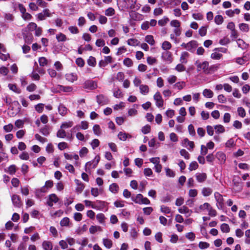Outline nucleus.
<instances>
[{
	"label": "nucleus",
	"instance_id": "1",
	"mask_svg": "<svg viewBox=\"0 0 250 250\" xmlns=\"http://www.w3.org/2000/svg\"><path fill=\"white\" fill-rule=\"evenodd\" d=\"M195 65L198 72H203L206 74L209 73V64L207 61L201 62L198 60L195 62Z\"/></svg>",
	"mask_w": 250,
	"mask_h": 250
},
{
	"label": "nucleus",
	"instance_id": "2",
	"mask_svg": "<svg viewBox=\"0 0 250 250\" xmlns=\"http://www.w3.org/2000/svg\"><path fill=\"white\" fill-rule=\"evenodd\" d=\"M137 2V0H118V3L122 8L134 9L135 7V5Z\"/></svg>",
	"mask_w": 250,
	"mask_h": 250
},
{
	"label": "nucleus",
	"instance_id": "3",
	"mask_svg": "<svg viewBox=\"0 0 250 250\" xmlns=\"http://www.w3.org/2000/svg\"><path fill=\"white\" fill-rule=\"evenodd\" d=\"M100 160V157L97 155L95 159L91 161L87 162L85 165V170L87 172H90L92 168H95Z\"/></svg>",
	"mask_w": 250,
	"mask_h": 250
},
{
	"label": "nucleus",
	"instance_id": "4",
	"mask_svg": "<svg viewBox=\"0 0 250 250\" xmlns=\"http://www.w3.org/2000/svg\"><path fill=\"white\" fill-rule=\"evenodd\" d=\"M131 200L139 204L148 205L150 204V201L147 198L144 197L141 194H138L135 196H132Z\"/></svg>",
	"mask_w": 250,
	"mask_h": 250
},
{
	"label": "nucleus",
	"instance_id": "5",
	"mask_svg": "<svg viewBox=\"0 0 250 250\" xmlns=\"http://www.w3.org/2000/svg\"><path fill=\"white\" fill-rule=\"evenodd\" d=\"M54 12H51L49 9L46 8L43 11L37 15V19L39 21L45 20L47 17H51Z\"/></svg>",
	"mask_w": 250,
	"mask_h": 250
},
{
	"label": "nucleus",
	"instance_id": "6",
	"mask_svg": "<svg viewBox=\"0 0 250 250\" xmlns=\"http://www.w3.org/2000/svg\"><path fill=\"white\" fill-rule=\"evenodd\" d=\"M154 100L155 101L156 105L158 107H161L164 105V100L162 96L159 92H157L153 96Z\"/></svg>",
	"mask_w": 250,
	"mask_h": 250
},
{
	"label": "nucleus",
	"instance_id": "7",
	"mask_svg": "<svg viewBox=\"0 0 250 250\" xmlns=\"http://www.w3.org/2000/svg\"><path fill=\"white\" fill-rule=\"evenodd\" d=\"M214 197L217 202V206L219 209H222L224 206V199L222 195L219 192L214 193Z\"/></svg>",
	"mask_w": 250,
	"mask_h": 250
},
{
	"label": "nucleus",
	"instance_id": "8",
	"mask_svg": "<svg viewBox=\"0 0 250 250\" xmlns=\"http://www.w3.org/2000/svg\"><path fill=\"white\" fill-rule=\"evenodd\" d=\"M97 83L93 81L88 80L83 83V88L89 90H94L97 87Z\"/></svg>",
	"mask_w": 250,
	"mask_h": 250
},
{
	"label": "nucleus",
	"instance_id": "9",
	"mask_svg": "<svg viewBox=\"0 0 250 250\" xmlns=\"http://www.w3.org/2000/svg\"><path fill=\"white\" fill-rule=\"evenodd\" d=\"M179 213L185 214L186 217H188L192 213V210L189 209L187 206H183L178 209Z\"/></svg>",
	"mask_w": 250,
	"mask_h": 250
},
{
	"label": "nucleus",
	"instance_id": "10",
	"mask_svg": "<svg viewBox=\"0 0 250 250\" xmlns=\"http://www.w3.org/2000/svg\"><path fill=\"white\" fill-rule=\"evenodd\" d=\"M198 43L196 41H191L187 43V46L186 49L189 52H193L195 49L197 47Z\"/></svg>",
	"mask_w": 250,
	"mask_h": 250
},
{
	"label": "nucleus",
	"instance_id": "11",
	"mask_svg": "<svg viewBox=\"0 0 250 250\" xmlns=\"http://www.w3.org/2000/svg\"><path fill=\"white\" fill-rule=\"evenodd\" d=\"M13 205L17 208L21 207L22 203L20 199L19 196L14 194L11 197Z\"/></svg>",
	"mask_w": 250,
	"mask_h": 250
},
{
	"label": "nucleus",
	"instance_id": "12",
	"mask_svg": "<svg viewBox=\"0 0 250 250\" xmlns=\"http://www.w3.org/2000/svg\"><path fill=\"white\" fill-rule=\"evenodd\" d=\"M209 206L210 204L209 203H205L204 204L201 205L198 208H194V211L195 212L199 213L206 210H208Z\"/></svg>",
	"mask_w": 250,
	"mask_h": 250
},
{
	"label": "nucleus",
	"instance_id": "13",
	"mask_svg": "<svg viewBox=\"0 0 250 250\" xmlns=\"http://www.w3.org/2000/svg\"><path fill=\"white\" fill-rule=\"evenodd\" d=\"M37 25L35 22H30L26 27V28L22 29V33L24 35L25 32L27 31H33L35 30L36 28L37 27Z\"/></svg>",
	"mask_w": 250,
	"mask_h": 250
},
{
	"label": "nucleus",
	"instance_id": "14",
	"mask_svg": "<svg viewBox=\"0 0 250 250\" xmlns=\"http://www.w3.org/2000/svg\"><path fill=\"white\" fill-rule=\"evenodd\" d=\"M59 201V198L55 194H51L49 196V199L47 201V204L50 207L53 205V203H56Z\"/></svg>",
	"mask_w": 250,
	"mask_h": 250
},
{
	"label": "nucleus",
	"instance_id": "15",
	"mask_svg": "<svg viewBox=\"0 0 250 250\" xmlns=\"http://www.w3.org/2000/svg\"><path fill=\"white\" fill-rule=\"evenodd\" d=\"M183 145L189 150L193 149L194 147L193 142L189 141L188 138H185L184 139Z\"/></svg>",
	"mask_w": 250,
	"mask_h": 250
},
{
	"label": "nucleus",
	"instance_id": "16",
	"mask_svg": "<svg viewBox=\"0 0 250 250\" xmlns=\"http://www.w3.org/2000/svg\"><path fill=\"white\" fill-rule=\"evenodd\" d=\"M66 80L71 83H73L78 79L76 74L74 73H68L65 75Z\"/></svg>",
	"mask_w": 250,
	"mask_h": 250
},
{
	"label": "nucleus",
	"instance_id": "17",
	"mask_svg": "<svg viewBox=\"0 0 250 250\" xmlns=\"http://www.w3.org/2000/svg\"><path fill=\"white\" fill-rule=\"evenodd\" d=\"M88 127V123L86 121H83L81 122L80 126H75L72 129V131L78 130L80 128L83 129H86Z\"/></svg>",
	"mask_w": 250,
	"mask_h": 250
},
{
	"label": "nucleus",
	"instance_id": "18",
	"mask_svg": "<svg viewBox=\"0 0 250 250\" xmlns=\"http://www.w3.org/2000/svg\"><path fill=\"white\" fill-rule=\"evenodd\" d=\"M75 183L77 187L76 188V191L78 193H81L84 188V185L79 180H75Z\"/></svg>",
	"mask_w": 250,
	"mask_h": 250
},
{
	"label": "nucleus",
	"instance_id": "19",
	"mask_svg": "<svg viewBox=\"0 0 250 250\" xmlns=\"http://www.w3.org/2000/svg\"><path fill=\"white\" fill-rule=\"evenodd\" d=\"M196 178L198 182L203 183L206 180L207 176L205 173H197L196 174Z\"/></svg>",
	"mask_w": 250,
	"mask_h": 250
},
{
	"label": "nucleus",
	"instance_id": "20",
	"mask_svg": "<svg viewBox=\"0 0 250 250\" xmlns=\"http://www.w3.org/2000/svg\"><path fill=\"white\" fill-rule=\"evenodd\" d=\"M42 247L44 250H52L53 245L50 241H43L42 243Z\"/></svg>",
	"mask_w": 250,
	"mask_h": 250
},
{
	"label": "nucleus",
	"instance_id": "21",
	"mask_svg": "<svg viewBox=\"0 0 250 250\" xmlns=\"http://www.w3.org/2000/svg\"><path fill=\"white\" fill-rule=\"evenodd\" d=\"M103 244L104 247L109 249L112 247L113 242L112 241L108 238H104L103 239Z\"/></svg>",
	"mask_w": 250,
	"mask_h": 250
},
{
	"label": "nucleus",
	"instance_id": "22",
	"mask_svg": "<svg viewBox=\"0 0 250 250\" xmlns=\"http://www.w3.org/2000/svg\"><path fill=\"white\" fill-rule=\"evenodd\" d=\"M189 54L188 52L186 51H184L182 52L180 58V61L182 63H187V59L189 57Z\"/></svg>",
	"mask_w": 250,
	"mask_h": 250
},
{
	"label": "nucleus",
	"instance_id": "23",
	"mask_svg": "<svg viewBox=\"0 0 250 250\" xmlns=\"http://www.w3.org/2000/svg\"><path fill=\"white\" fill-rule=\"evenodd\" d=\"M139 89L140 93L143 95H146L149 91V87L146 84H141Z\"/></svg>",
	"mask_w": 250,
	"mask_h": 250
},
{
	"label": "nucleus",
	"instance_id": "24",
	"mask_svg": "<svg viewBox=\"0 0 250 250\" xmlns=\"http://www.w3.org/2000/svg\"><path fill=\"white\" fill-rule=\"evenodd\" d=\"M58 112L59 114L63 116L67 113V108L62 104H60L58 106Z\"/></svg>",
	"mask_w": 250,
	"mask_h": 250
},
{
	"label": "nucleus",
	"instance_id": "25",
	"mask_svg": "<svg viewBox=\"0 0 250 250\" xmlns=\"http://www.w3.org/2000/svg\"><path fill=\"white\" fill-rule=\"evenodd\" d=\"M97 101L100 104H104L107 103V99L103 95H100L97 96Z\"/></svg>",
	"mask_w": 250,
	"mask_h": 250
},
{
	"label": "nucleus",
	"instance_id": "26",
	"mask_svg": "<svg viewBox=\"0 0 250 250\" xmlns=\"http://www.w3.org/2000/svg\"><path fill=\"white\" fill-rule=\"evenodd\" d=\"M240 12V10L238 8L235 9L234 10H228L226 11V14L229 17H232L234 14H239Z\"/></svg>",
	"mask_w": 250,
	"mask_h": 250
},
{
	"label": "nucleus",
	"instance_id": "27",
	"mask_svg": "<svg viewBox=\"0 0 250 250\" xmlns=\"http://www.w3.org/2000/svg\"><path fill=\"white\" fill-rule=\"evenodd\" d=\"M103 229L100 226H91L89 228V232L91 234H94L97 231H102Z\"/></svg>",
	"mask_w": 250,
	"mask_h": 250
},
{
	"label": "nucleus",
	"instance_id": "28",
	"mask_svg": "<svg viewBox=\"0 0 250 250\" xmlns=\"http://www.w3.org/2000/svg\"><path fill=\"white\" fill-rule=\"evenodd\" d=\"M109 189L112 193L116 194L118 192L119 188L117 184L113 183L110 185Z\"/></svg>",
	"mask_w": 250,
	"mask_h": 250
},
{
	"label": "nucleus",
	"instance_id": "29",
	"mask_svg": "<svg viewBox=\"0 0 250 250\" xmlns=\"http://www.w3.org/2000/svg\"><path fill=\"white\" fill-rule=\"evenodd\" d=\"M118 138L121 140L125 141L126 140V139L129 137L131 138V136L128 134H127L125 132H120L119 133L118 135Z\"/></svg>",
	"mask_w": 250,
	"mask_h": 250
},
{
	"label": "nucleus",
	"instance_id": "30",
	"mask_svg": "<svg viewBox=\"0 0 250 250\" xmlns=\"http://www.w3.org/2000/svg\"><path fill=\"white\" fill-rule=\"evenodd\" d=\"M203 95L204 97L208 98H212L213 95V92L209 89H205L203 91Z\"/></svg>",
	"mask_w": 250,
	"mask_h": 250
},
{
	"label": "nucleus",
	"instance_id": "31",
	"mask_svg": "<svg viewBox=\"0 0 250 250\" xmlns=\"http://www.w3.org/2000/svg\"><path fill=\"white\" fill-rule=\"evenodd\" d=\"M215 132L218 134L223 133L225 131V128L221 125H216L214 126Z\"/></svg>",
	"mask_w": 250,
	"mask_h": 250
},
{
	"label": "nucleus",
	"instance_id": "32",
	"mask_svg": "<svg viewBox=\"0 0 250 250\" xmlns=\"http://www.w3.org/2000/svg\"><path fill=\"white\" fill-rule=\"evenodd\" d=\"M212 192V190L209 188H204L202 190V193L204 196H208Z\"/></svg>",
	"mask_w": 250,
	"mask_h": 250
},
{
	"label": "nucleus",
	"instance_id": "33",
	"mask_svg": "<svg viewBox=\"0 0 250 250\" xmlns=\"http://www.w3.org/2000/svg\"><path fill=\"white\" fill-rule=\"evenodd\" d=\"M96 218L99 223L101 224H104L105 222V217L104 214L98 213L96 215Z\"/></svg>",
	"mask_w": 250,
	"mask_h": 250
},
{
	"label": "nucleus",
	"instance_id": "34",
	"mask_svg": "<svg viewBox=\"0 0 250 250\" xmlns=\"http://www.w3.org/2000/svg\"><path fill=\"white\" fill-rule=\"evenodd\" d=\"M186 86V83L183 81H181L175 83L173 87L177 88L178 90H180L183 89Z\"/></svg>",
	"mask_w": 250,
	"mask_h": 250
},
{
	"label": "nucleus",
	"instance_id": "35",
	"mask_svg": "<svg viewBox=\"0 0 250 250\" xmlns=\"http://www.w3.org/2000/svg\"><path fill=\"white\" fill-rule=\"evenodd\" d=\"M169 21V19L167 17H164L162 19L158 21V24L161 26H165Z\"/></svg>",
	"mask_w": 250,
	"mask_h": 250
},
{
	"label": "nucleus",
	"instance_id": "36",
	"mask_svg": "<svg viewBox=\"0 0 250 250\" xmlns=\"http://www.w3.org/2000/svg\"><path fill=\"white\" fill-rule=\"evenodd\" d=\"M69 223L70 220L68 217H64L60 221V225L62 227H68Z\"/></svg>",
	"mask_w": 250,
	"mask_h": 250
},
{
	"label": "nucleus",
	"instance_id": "37",
	"mask_svg": "<svg viewBox=\"0 0 250 250\" xmlns=\"http://www.w3.org/2000/svg\"><path fill=\"white\" fill-rule=\"evenodd\" d=\"M115 14V11L112 7H109L105 10V15L106 16H112Z\"/></svg>",
	"mask_w": 250,
	"mask_h": 250
},
{
	"label": "nucleus",
	"instance_id": "38",
	"mask_svg": "<svg viewBox=\"0 0 250 250\" xmlns=\"http://www.w3.org/2000/svg\"><path fill=\"white\" fill-rule=\"evenodd\" d=\"M145 41L151 45L155 44V41L152 35H147L145 38Z\"/></svg>",
	"mask_w": 250,
	"mask_h": 250
},
{
	"label": "nucleus",
	"instance_id": "39",
	"mask_svg": "<svg viewBox=\"0 0 250 250\" xmlns=\"http://www.w3.org/2000/svg\"><path fill=\"white\" fill-rule=\"evenodd\" d=\"M9 88L13 92L17 93H20L21 90L18 88L16 84L9 83L8 85Z\"/></svg>",
	"mask_w": 250,
	"mask_h": 250
},
{
	"label": "nucleus",
	"instance_id": "40",
	"mask_svg": "<svg viewBox=\"0 0 250 250\" xmlns=\"http://www.w3.org/2000/svg\"><path fill=\"white\" fill-rule=\"evenodd\" d=\"M56 38L57 41L59 42H64L66 40V36L62 33H60L57 34Z\"/></svg>",
	"mask_w": 250,
	"mask_h": 250
},
{
	"label": "nucleus",
	"instance_id": "41",
	"mask_svg": "<svg viewBox=\"0 0 250 250\" xmlns=\"http://www.w3.org/2000/svg\"><path fill=\"white\" fill-rule=\"evenodd\" d=\"M224 21L223 17L220 15H216L214 18V21L218 25L221 24Z\"/></svg>",
	"mask_w": 250,
	"mask_h": 250
},
{
	"label": "nucleus",
	"instance_id": "42",
	"mask_svg": "<svg viewBox=\"0 0 250 250\" xmlns=\"http://www.w3.org/2000/svg\"><path fill=\"white\" fill-rule=\"evenodd\" d=\"M237 43L239 47L244 49L247 47L248 45L241 39L237 40Z\"/></svg>",
	"mask_w": 250,
	"mask_h": 250
},
{
	"label": "nucleus",
	"instance_id": "43",
	"mask_svg": "<svg viewBox=\"0 0 250 250\" xmlns=\"http://www.w3.org/2000/svg\"><path fill=\"white\" fill-rule=\"evenodd\" d=\"M140 42L135 39H130L127 41V44L130 46H137L138 45Z\"/></svg>",
	"mask_w": 250,
	"mask_h": 250
},
{
	"label": "nucleus",
	"instance_id": "44",
	"mask_svg": "<svg viewBox=\"0 0 250 250\" xmlns=\"http://www.w3.org/2000/svg\"><path fill=\"white\" fill-rule=\"evenodd\" d=\"M239 27L240 30L242 31L247 32L249 30V25L247 23H240L239 25Z\"/></svg>",
	"mask_w": 250,
	"mask_h": 250
},
{
	"label": "nucleus",
	"instance_id": "45",
	"mask_svg": "<svg viewBox=\"0 0 250 250\" xmlns=\"http://www.w3.org/2000/svg\"><path fill=\"white\" fill-rule=\"evenodd\" d=\"M73 125V122H72V121L66 122L63 123L62 124V125L61 126V128L62 129H64L71 127V126H72Z\"/></svg>",
	"mask_w": 250,
	"mask_h": 250
},
{
	"label": "nucleus",
	"instance_id": "46",
	"mask_svg": "<svg viewBox=\"0 0 250 250\" xmlns=\"http://www.w3.org/2000/svg\"><path fill=\"white\" fill-rule=\"evenodd\" d=\"M64 156L67 160H72V159H74L75 160H78L79 159V156L77 154L71 155L65 153L64 154Z\"/></svg>",
	"mask_w": 250,
	"mask_h": 250
},
{
	"label": "nucleus",
	"instance_id": "47",
	"mask_svg": "<svg viewBox=\"0 0 250 250\" xmlns=\"http://www.w3.org/2000/svg\"><path fill=\"white\" fill-rule=\"evenodd\" d=\"M93 130L95 134L99 136L101 134V129L98 125H95L93 127Z\"/></svg>",
	"mask_w": 250,
	"mask_h": 250
},
{
	"label": "nucleus",
	"instance_id": "48",
	"mask_svg": "<svg viewBox=\"0 0 250 250\" xmlns=\"http://www.w3.org/2000/svg\"><path fill=\"white\" fill-rule=\"evenodd\" d=\"M40 132L44 136H47L50 133L49 127L45 125L40 129Z\"/></svg>",
	"mask_w": 250,
	"mask_h": 250
},
{
	"label": "nucleus",
	"instance_id": "49",
	"mask_svg": "<svg viewBox=\"0 0 250 250\" xmlns=\"http://www.w3.org/2000/svg\"><path fill=\"white\" fill-rule=\"evenodd\" d=\"M162 48L165 50H167L171 48V43L167 41H165L162 43Z\"/></svg>",
	"mask_w": 250,
	"mask_h": 250
},
{
	"label": "nucleus",
	"instance_id": "50",
	"mask_svg": "<svg viewBox=\"0 0 250 250\" xmlns=\"http://www.w3.org/2000/svg\"><path fill=\"white\" fill-rule=\"evenodd\" d=\"M177 79V78L176 76L170 75L168 77L167 81L169 84H172L176 82Z\"/></svg>",
	"mask_w": 250,
	"mask_h": 250
},
{
	"label": "nucleus",
	"instance_id": "51",
	"mask_svg": "<svg viewBox=\"0 0 250 250\" xmlns=\"http://www.w3.org/2000/svg\"><path fill=\"white\" fill-rule=\"evenodd\" d=\"M185 236L186 238L191 241H194L195 239V234L192 232L187 233Z\"/></svg>",
	"mask_w": 250,
	"mask_h": 250
},
{
	"label": "nucleus",
	"instance_id": "52",
	"mask_svg": "<svg viewBox=\"0 0 250 250\" xmlns=\"http://www.w3.org/2000/svg\"><path fill=\"white\" fill-rule=\"evenodd\" d=\"M198 247L200 249L203 250L208 249L209 247V244L206 242H200L198 244Z\"/></svg>",
	"mask_w": 250,
	"mask_h": 250
},
{
	"label": "nucleus",
	"instance_id": "53",
	"mask_svg": "<svg viewBox=\"0 0 250 250\" xmlns=\"http://www.w3.org/2000/svg\"><path fill=\"white\" fill-rule=\"evenodd\" d=\"M63 86L61 85H57L56 86L52 87L51 90L55 93L61 92L62 91Z\"/></svg>",
	"mask_w": 250,
	"mask_h": 250
},
{
	"label": "nucleus",
	"instance_id": "54",
	"mask_svg": "<svg viewBox=\"0 0 250 250\" xmlns=\"http://www.w3.org/2000/svg\"><path fill=\"white\" fill-rule=\"evenodd\" d=\"M180 153L181 156L184 157L186 159H189L190 158V155L188 152L185 149H182L180 150Z\"/></svg>",
	"mask_w": 250,
	"mask_h": 250
},
{
	"label": "nucleus",
	"instance_id": "55",
	"mask_svg": "<svg viewBox=\"0 0 250 250\" xmlns=\"http://www.w3.org/2000/svg\"><path fill=\"white\" fill-rule=\"evenodd\" d=\"M198 167V165L196 161H193L190 164L188 169L190 171H192L196 170Z\"/></svg>",
	"mask_w": 250,
	"mask_h": 250
},
{
	"label": "nucleus",
	"instance_id": "56",
	"mask_svg": "<svg viewBox=\"0 0 250 250\" xmlns=\"http://www.w3.org/2000/svg\"><path fill=\"white\" fill-rule=\"evenodd\" d=\"M66 132L63 129L59 130L57 133V136L59 138H64L66 136Z\"/></svg>",
	"mask_w": 250,
	"mask_h": 250
},
{
	"label": "nucleus",
	"instance_id": "57",
	"mask_svg": "<svg viewBox=\"0 0 250 250\" xmlns=\"http://www.w3.org/2000/svg\"><path fill=\"white\" fill-rule=\"evenodd\" d=\"M96 59L94 57L90 56L87 60V63L91 66H95L96 65Z\"/></svg>",
	"mask_w": 250,
	"mask_h": 250
},
{
	"label": "nucleus",
	"instance_id": "58",
	"mask_svg": "<svg viewBox=\"0 0 250 250\" xmlns=\"http://www.w3.org/2000/svg\"><path fill=\"white\" fill-rule=\"evenodd\" d=\"M166 175L169 177H174L175 176L174 172L168 167L165 168Z\"/></svg>",
	"mask_w": 250,
	"mask_h": 250
},
{
	"label": "nucleus",
	"instance_id": "59",
	"mask_svg": "<svg viewBox=\"0 0 250 250\" xmlns=\"http://www.w3.org/2000/svg\"><path fill=\"white\" fill-rule=\"evenodd\" d=\"M221 231L223 232H229V226L226 223H224L221 226Z\"/></svg>",
	"mask_w": 250,
	"mask_h": 250
},
{
	"label": "nucleus",
	"instance_id": "60",
	"mask_svg": "<svg viewBox=\"0 0 250 250\" xmlns=\"http://www.w3.org/2000/svg\"><path fill=\"white\" fill-rule=\"evenodd\" d=\"M93 149H95L99 146L100 141L97 139H93L90 143Z\"/></svg>",
	"mask_w": 250,
	"mask_h": 250
},
{
	"label": "nucleus",
	"instance_id": "61",
	"mask_svg": "<svg viewBox=\"0 0 250 250\" xmlns=\"http://www.w3.org/2000/svg\"><path fill=\"white\" fill-rule=\"evenodd\" d=\"M175 69L178 72H183L186 70V67L184 65L182 64V63L178 64L176 67Z\"/></svg>",
	"mask_w": 250,
	"mask_h": 250
},
{
	"label": "nucleus",
	"instance_id": "62",
	"mask_svg": "<svg viewBox=\"0 0 250 250\" xmlns=\"http://www.w3.org/2000/svg\"><path fill=\"white\" fill-rule=\"evenodd\" d=\"M222 57V55L221 54L217 52L212 53L210 55L211 58L214 60H219Z\"/></svg>",
	"mask_w": 250,
	"mask_h": 250
},
{
	"label": "nucleus",
	"instance_id": "63",
	"mask_svg": "<svg viewBox=\"0 0 250 250\" xmlns=\"http://www.w3.org/2000/svg\"><path fill=\"white\" fill-rule=\"evenodd\" d=\"M88 150L85 147H83L79 152L80 156L81 157H84L88 153Z\"/></svg>",
	"mask_w": 250,
	"mask_h": 250
},
{
	"label": "nucleus",
	"instance_id": "64",
	"mask_svg": "<svg viewBox=\"0 0 250 250\" xmlns=\"http://www.w3.org/2000/svg\"><path fill=\"white\" fill-rule=\"evenodd\" d=\"M123 63L127 67H131L133 64L132 60L128 58L125 59Z\"/></svg>",
	"mask_w": 250,
	"mask_h": 250
}]
</instances>
